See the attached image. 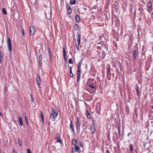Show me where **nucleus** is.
<instances>
[{"mask_svg":"<svg viewBox=\"0 0 153 153\" xmlns=\"http://www.w3.org/2000/svg\"><path fill=\"white\" fill-rule=\"evenodd\" d=\"M36 83L37 85L39 88H41V87L40 86L41 80L38 74H37L36 76Z\"/></svg>","mask_w":153,"mask_h":153,"instance_id":"8","label":"nucleus"},{"mask_svg":"<svg viewBox=\"0 0 153 153\" xmlns=\"http://www.w3.org/2000/svg\"><path fill=\"white\" fill-rule=\"evenodd\" d=\"M3 56V54L1 53V52L0 53V58H2Z\"/></svg>","mask_w":153,"mask_h":153,"instance_id":"45","label":"nucleus"},{"mask_svg":"<svg viewBox=\"0 0 153 153\" xmlns=\"http://www.w3.org/2000/svg\"><path fill=\"white\" fill-rule=\"evenodd\" d=\"M87 117L88 119H90L91 117H90V115H87Z\"/></svg>","mask_w":153,"mask_h":153,"instance_id":"48","label":"nucleus"},{"mask_svg":"<svg viewBox=\"0 0 153 153\" xmlns=\"http://www.w3.org/2000/svg\"><path fill=\"white\" fill-rule=\"evenodd\" d=\"M22 36H23L25 35L24 30L23 29H22Z\"/></svg>","mask_w":153,"mask_h":153,"instance_id":"41","label":"nucleus"},{"mask_svg":"<svg viewBox=\"0 0 153 153\" xmlns=\"http://www.w3.org/2000/svg\"><path fill=\"white\" fill-rule=\"evenodd\" d=\"M97 43L98 45H100L101 44H102L103 43V41H100V40H98L97 41Z\"/></svg>","mask_w":153,"mask_h":153,"instance_id":"34","label":"nucleus"},{"mask_svg":"<svg viewBox=\"0 0 153 153\" xmlns=\"http://www.w3.org/2000/svg\"><path fill=\"white\" fill-rule=\"evenodd\" d=\"M39 66H41L42 65V54H41L39 56Z\"/></svg>","mask_w":153,"mask_h":153,"instance_id":"11","label":"nucleus"},{"mask_svg":"<svg viewBox=\"0 0 153 153\" xmlns=\"http://www.w3.org/2000/svg\"><path fill=\"white\" fill-rule=\"evenodd\" d=\"M130 134H131V133H129L128 134V136H129V135Z\"/></svg>","mask_w":153,"mask_h":153,"instance_id":"64","label":"nucleus"},{"mask_svg":"<svg viewBox=\"0 0 153 153\" xmlns=\"http://www.w3.org/2000/svg\"><path fill=\"white\" fill-rule=\"evenodd\" d=\"M2 10L3 13L4 14H7V12H6V10L4 8H3Z\"/></svg>","mask_w":153,"mask_h":153,"instance_id":"35","label":"nucleus"},{"mask_svg":"<svg viewBox=\"0 0 153 153\" xmlns=\"http://www.w3.org/2000/svg\"><path fill=\"white\" fill-rule=\"evenodd\" d=\"M13 153H15V150H13Z\"/></svg>","mask_w":153,"mask_h":153,"instance_id":"61","label":"nucleus"},{"mask_svg":"<svg viewBox=\"0 0 153 153\" xmlns=\"http://www.w3.org/2000/svg\"><path fill=\"white\" fill-rule=\"evenodd\" d=\"M83 144H84L82 142H80V146L82 147H83Z\"/></svg>","mask_w":153,"mask_h":153,"instance_id":"44","label":"nucleus"},{"mask_svg":"<svg viewBox=\"0 0 153 153\" xmlns=\"http://www.w3.org/2000/svg\"><path fill=\"white\" fill-rule=\"evenodd\" d=\"M92 81L94 82H94H91L90 84L88 85V86L89 88H91V90L93 91H95L96 89V81H94V80H92Z\"/></svg>","mask_w":153,"mask_h":153,"instance_id":"3","label":"nucleus"},{"mask_svg":"<svg viewBox=\"0 0 153 153\" xmlns=\"http://www.w3.org/2000/svg\"><path fill=\"white\" fill-rule=\"evenodd\" d=\"M77 36H76V38H77V41L79 43V44H80L81 42V39H80V37L79 34L78 32H77Z\"/></svg>","mask_w":153,"mask_h":153,"instance_id":"14","label":"nucleus"},{"mask_svg":"<svg viewBox=\"0 0 153 153\" xmlns=\"http://www.w3.org/2000/svg\"><path fill=\"white\" fill-rule=\"evenodd\" d=\"M86 113L87 115H90V114L89 112H88V111L87 110H86Z\"/></svg>","mask_w":153,"mask_h":153,"instance_id":"42","label":"nucleus"},{"mask_svg":"<svg viewBox=\"0 0 153 153\" xmlns=\"http://www.w3.org/2000/svg\"><path fill=\"white\" fill-rule=\"evenodd\" d=\"M56 140H57V142H59L61 143H62V141L61 140L60 138L59 137H57L56 138Z\"/></svg>","mask_w":153,"mask_h":153,"instance_id":"24","label":"nucleus"},{"mask_svg":"<svg viewBox=\"0 0 153 153\" xmlns=\"http://www.w3.org/2000/svg\"><path fill=\"white\" fill-rule=\"evenodd\" d=\"M18 143L19 146H21L22 144V141L19 138H18Z\"/></svg>","mask_w":153,"mask_h":153,"instance_id":"25","label":"nucleus"},{"mask_svg":"<svg viewBox=\"0 0 153 153\" xmlns=\"http://www.w3.org/2000/svg\"><path fill=\"white\" fill-rule=\"evenodd\" d=\"M63 56H67L66 53V51H65V48L64 47L63 48Z\"/></svg>","mask_w":153,"mask_h":153,"instance_id":"32","label":"nucleus"},{"mask_svg":"<svg viewBox=\"0 0 153 153\" xmlns=\"http://www.w3.org/2000/svg\"><path fill=\"white\" fill-rule=\"evenodd\" d=\"M27 153H31L30 150L29 149H27Z\"/></svg>","mask_w":153,"mask_h":153,"instance_id":"43","label":"nucleus"},{"mask_svg":"<svg viewBox=\"0 0 153 153\" xmlns=\"http://www.w3.org/2000/svg\"><path fill=\"white\" fill-rule=\"evenodd\" d=\"M51 49L50 48H49V49H48L49 52V51H51Z\"/></svg>","mask_w":153,"mask_h":153,"instance_id":"60","label":"nucleus"},{"mask_svg":"<svg viewBox=\"0 0 153 153\" xmlns=\"http://www.w3.org/2000/svg\"><path fill=\"white\" fill-rule=\"evenodd\" d=\"M68 62L70 64H72L73 63V62L72 61V59L71 58L69 59L68 61Z\"/></svg>","mask_w":153,"mask_h":153,"instance_id":"37","label":"nucleus"},{"mask_svg":"<svg viewBox=\"0 0 153 153\" xmlns=\"http://www.w3.org/2000/svg\"><path fill=\"white\" fill-rule=\"evenodd\" d=\"M52 51H49V56H50V60H51V54H52Z\"/></svg>","mask_w":153,"mask_h":153,"instance_id":"38","label":"nucleus"},{"mask_svg":"<svg viewBox=\"0 0 153 153\" xmlns=\"http://www.w3.org/2000/svg\"><path fill=\"white\" fill-rule=\"evenodd\" d=\"M77 121L76 124V127L77 132L78 133L80 131V124L81 123V121H80V119L78 117L77 118Z\"/></svg>","mask_w":153,"mask_h":153,"instance_id":"2","label":"nucleus"},{"mask_svg":"<svg viewBox=\"0 0 153 153\" xmlns=\"http://www.w3.org/2000/svg\"><path fill=\"white\" fill-rule=\"evenodd\" d=\"M74 147H75V148H74V149H75V152H78L79 150V146H77V145H75L74 146Z\"/></svg>","mask_w":153,"mask_h":153,"instance_id":"20","label":"nucleus"},{"mask_svg":"<svg viewBox=\"0 0 153 153\" xmlns=\"http://www.w3.org/2000/svg\"><path fill=\"white\" fill-rule=\"evenodd\" d=\"M76 0H71L70 4L71 5H74L76 3Z\"/></svg>","mask_w":153,"mask_h":153,"instance_id":"23","label":"nucleus"},{"mask_svg":"<svg viewBox=\"0 0 153 153\" xmlns=\"http://www.w3.org/2000/svg\"><path fill=\"white\" fill-rule=\"evenodd\" d=\"M106 1H107L106 3L107 4H108L110 1V0H106Z\"/></svg>","mask_w":153,"mask_h":153,"instance_id":"50","label":"nucleus"},{"mask_svg":"<svg viewBox=\"0 0 153 153\" xmlns=\"http://www.w3.org/2000/svg\"><path fill=\"white\" fill-rule=\"evenodd\" d=\"M152 17L153 19V13H152Z\"/></svg>","mask_w":153,"mask_h":153,"instance_id":"59","label":"nucleus"},{"mask_svg":"<svg viewBox=\"0 0 153 153\" xmlns=\"http://www.w3.org/2000/svg\"><path fill=\"white\" fill-rule=\"evenodd\" d=\"M19 120L21 125V126H23V124L22 121V118L20 116L19 117Z\"/></svg>","mask_w":153,"mask_h":153,"instance_id":"22","label":"nucleus"},{"mask_svg":"<svg viewBox=\"0 0 153 153\" xmlns=\"http://www.w3.org/2000/svg\"><path fill=\"white\" fill-rule=\"evenodd\" d=\"M35 31V29L34 26H31L30 27V33L31 35H33L34 34Z\"/></svg>","mask_w":153,"mask_h":153,"instance_id":"10","label":"nucleus"},{"mask_svg":"<svg viewBox=\"0 0 153 153\" xmlns=\"http://www.w3.org/2000/svg\"><path fill=\"white\" fill-rule=\"evenodd\" d=\"M147 6V7L148 8V12L149 13H151L152 10V4L150 0L148 1Z\"/></svg>","mask_w":153,"mask_h":153,"instance_id":"6","label":"nucleus"},{"mask_svg":"<svg viewBox=\"0 0 153 153\" xmlns=\"http://www.w3.org/2000/svg\"><path fill=\"white\" fill-rule=\"evenodd\" d=\"M66 7L67 10L71 9V7L68 4H67L66 5Z\"/></svg>","mask_w":153,"mask_h":153,"instance_id":"31","label":"nucleus"},{"mask_svg":"<svg viewBox=\"0 0 153 153\" xmlns=\"http://www.w3.org/2000/svg\"><path fill=\"white\" fill-rule=\"evenodd\" d=\"M135 90L137 91V96H138L139 95V88L138 86H137L136 87Z\"/></svg>","mask_w":153,"mask_h":153,"instance_id":"28","label":"nucleus"},{"mask_svg":"<svg viewBox=\"0 0 153 153\" xmlns=\"http://www.w3.org/2000/svg\"><path fill=\"white\" fill-rule=\"evenodd\" d=\"M7 43L8 46V48L9 51H12L11 44L10 41V37H8L7 38Z\"/></svg>","mask_w":153,"mask_h":153,"instance_id":"4","label":"nucleus"},{"mask_svg":"<svg viewBox=\"0 0 153 153\" xmlns=\"http://www.w3.org/2000/svg\"><path fill=\"white\" fill-rule=\"evenodd\" d=\"M58 112L57 110L55 108H53L52 109L51 116L53 118H56L58 115Z\"/></svg>","mask_w":153,"mask_h":153,"instance_id":"5","label":"nucleus"},{"mask_svg":"<svg viewBox=\"0 0 153 153\" xmlns=\"http://www.w3.org/2000/svg\"><path fill=\"white\" fill-rule=\"evenodd\" d=\"M129 148L131 152H132L133 151V145L132 144H130L129 145Z\"/></svg>","mask_w":153,"mask_h":153,"instance_id":"16","label":"nucleus"},{"mask_svg":"<svg viewBox=\"0 0 153 153\" xmlns=\"http://www.w3.org/2000/svg\"><path fill=\"white\" fill-rule=\"evenodd\" d=\"M77 50L78 51H79V47H77Z\"/></svg>","mask_w":153,"mask_h":153,"instance_id":"56","label":"nucleus"},{"mask_svg":"<svg viewBox=\"0 0 153 153\" xmlns=\"http://www.w3.org/2000/svg\"><path fill=\"white\" fill-rule=\"evenodd\" d=\"M6 86H5V88H4V91H5V92H6V91H7V90H6Z\"/></svg>","mask_w":153,"mask_h":153,"instance_id":"54","label":"nucleus"},{"mask_svg":"<svg viewBox=\"0 0 153 153\" xmlns=\"http://www.w3.org/2000/svg\"><path fill=\"white\" fill-rule=\"evenodd\" d=\"M81 71H77V81L78 83L79 82L80 77Z\"/></svg>","mask_w":153,"mask_h":153,"instance_id":"13","label":"nucleus"},{"mask_svg":"<svg viewBox=\"0 0 153 153\" xmlns=\"http://www.w3.org/2000/svg\"><path fill=\"white\" fill-rule=\"evenodd\" d=\"M70 120L71 123L70 125V127L71 130V131L73 132V134H75V131L74 130V123L71 119H70Z\"/></svg>","mask_w":153,"mask_h":153,"instance_id":"9","label":"nucleus"},{"mask_svg":"<svg viewBox=\"0 0 153 153\" xmlns=\"http://www.w3.org/2000/svg\"><path fill=\"white\" fill-rule=\"evenodd\" d=\"M93 122V124L90 126V130L91 131V133L93 134L96 131L95 124L94 122V120H92Z\"/></svg>","mask_w":153,"mask_h":153,"instance_id":"7","label":"nucleus"},{"mask_svg":"<svg viewBox=\"0 0 153 153\" xmlns=\"http://www.w3.org/2000/svg\"><path fill=\"white\" fill-rule=\"evenodd\" d=\"M74 28L75 30H78V25L77 24H75L74 25Z\"/></svg>","mask_w":153,"mask_h":153,"instance_id":"29","label":"nucleus"},{"mask_svg":"<svg viewBox=\"0 0 153 153\" xmlns=\"http://www.w3.org/2000/svg\"><path fill=\"white\" fill-rule=\"evenodd\" d=\"M106 153H110V152L108 150H106Z\"/></svg>","mask_w":153,"mask_h":153,"instance_id":"52","label":"nucleus"},{"mask_svg":"<svg viewBox=\"0 0 153 153\" xmlns=\"http://www.w3.org/2000/svg\"><path fill=\"white\" fill-rule=\"evenodd\" d=\"M104 46L105 47V50H103L102 51L101 55H100L101 52L100 51H97V52L98 54V56L99 59L104 58L105 56V51H107L108 50V48L107 45H104Z\"/></svg>","mask_w":153,"mask_h":153,"instance_id":"1","label":"nucleus"},{"mask_svg":"<svg viewBox=\"0 0 153 153\" xmlns=\"http://www.w3.org/2000/svg\"><path fill=\"white\" fill-rule=\"evenodd\" d=\"M0 115L1 117H3V115L1 113V111H0Z\"/></svg>","mask_w":153,"mask_h":153,"instance_id":"53","label":"nucleus"},{"mask_svg":"<svg viewBox=\"0 0 153 153\" xmlns=\"http://www.w3.org/2000/svg\"><path fill=\"white\" fill-rule=\"evenodd\" d=\"M51 116H50V117H49V120H50V119H51Z\"/></svg>","mask_w":153,"mask_h":153,"instance_id":"63","label":"nucleus"},{"mask_svg":"<svg viewBox=\"0 0 153 153\" xmlns=\"http://www.w3.org/2000/svg\"><path fill=\"white\" fill-rule=\"evenodd\" d=\"M40 114H41V118L42 120V122L43 123H44V116H43V115L42 114V112L41 111Z\"/></svg>","mask_w":153,"mask_h":153,"instance_id":"33","label":"nucleus"},{"mask_svg":"<svg viewBox=\"0 0 153 153\" xmlns=\"http://www.w3.org/2000/svg\"><path fill=\"white\" fill-rule=\"evenodd\" d=\"M121 32L122 33H123V30H122V29H121Z\"/></svg>","mask_w":153,"mask_h":153,"instance_id":"58","label":"nucleus"},{"mask_svg":"<svg viewBox=\"0 0 153 153\" xmlns=\"http://www.w3.org/2000/svg\"><path fill=\"white\" fill-rule=\"evenodd\" d=\"M83 9H84L85 10H86L87 9V8H83Z\"/></svg>","mask_w":153,"mask_h":153,"instance_id":"62","label":"nucleus"},{"mask_svg":"<svg viewBox=\"0 0 153 153\" xmlns=\"http://www.w3.org/2000/svg\"><path fill=\"white\" fill-rule=\"evenodd\" d=\"M66 56H64V59H65V61H66Z\"/></svg>","mask_w":153,"mask_h":153,"instance_id":"55","label":"nucleus"},{"mask_svg":"<svg viewBox=\"0 0 153 153\" xmlns=\"http://www.w3.org/2000/svg\"><path fill=\"white\" fill-rule=\"evenodd\" d=\"M137 51L136 50H134L133 51V56L134 57V59H136V58H138V55L137 54Z\"/></svg>","mask_w":153,"mask_h":153,"instance_id":"15","label":"nucleus"},{"mask_svg":"<svg viewBox=\"0 0 153 153\" xmlns=\"http://www.w3.org/2000/svg\"><path fill=\"white\" fill-rule=\"evenodd\" d=\"M81 61L78 64H77V71H81Z\"/></svg>","mask_w":153,"mask_h":153,"instance_id":"18","label":"nucleus"},{"mask_svg":"<svg viewBox=\"0 0 153 153\" xmlns=\"http://www.w3.org/2000/svg\"><path fill=\"white\" fill-rule=\"evenodd\" d=\"M146 144H144V148L145 149H147L148 150V149H149V148H146Z\"/></svg>","mask_w":153,"mask_h":153,"instance_id":"46","label":"nucleus"},{"mask_svg":"<svg viewBox=\"0 0 153 153\" xmlns=\"http://www.w3.org/2000/svg\"><path fill=\"white\" fill-rule=\"evenodd\" d=\"M67 12L68 14L69 15L72 12V9L71 8V9L68 10H67Z\"/></svg>","mask_w":153,"mask_h":153,"instance_id":"36","label":"nucleus"},{"mask_svg":"<svg viewBox=\"0 0 153 153\" xmlns=\"http://www.w3.org/2000/svg\"><path fill=\"white\" fill-rule=\"evenodd\" d=\"M101 38H102V37H101L100 36H99V39L100 40V39H102Z\"/></svg>","mask_w":153,"mask_h":153,"instance_id":"57","label":"nucleus"},{"mask_svg":"<svg viewBox=\"0 0 153 153\" xmlns=\"http://www.w3.org/2000/svg\"><path fill=\"white\" fill-rule=\"evenodd\" d=\"M120 72L121 76L122 77H123L124 75V72H123V70L122 69V68L121 67H120Z\"/></svg>","mask_w":153,"mask_h":153,"instance_id":"27","label":"nucleus"},{"mask_svg":"<svg viewBox=\"0 0 153 153\" xmlns=\"http://www.w3.org/2000/svg\"><path fill=\"white\" fill-rule=\"evenodd\" d=\"M100 110H101V108H100V106H97V110H96L97 112L98 113H99Z\"/></svg>","mask_w":153,"mask_h":153,"instance_id":"26","label":"nucleus"},{"mask_svg":"<svg viewBox=\"0 0 153 153\" xmlns=\"http://www.w3.org/2000/svg\"><path fill=\"white\" fill-rule=\"evenodd\" d=\"M76 21L78 22H80V17L78 15H76Z\"/></svg>","mask_w":153,"mask_h":153,"instance_id":"17","label":"nucleus"},{"mask_svg":"<svg viewBox=\"0 0 153 153\" xmlns=\"http://www.w3.org/2000/svg\"><path fill=\"white\" fill-rule=\"evenodd\" d=\"M77 142V141L76 140V139H74L73 140L72 143L73 145L75 146L76 145V144Z\"/></svg>","mask_w":153,"mask_h":153,"instance_id":"30","label":"nucleus"},{"mask_svg":"<svg viewBox=\"0 0 153 153\" xmlns=\"http://www.w3.org/2000/svg\"><path fill=\"white\" fill-rule=\"evenodd\" d=\"M25 121L26 123L27 126H28V117L26 116L25 117Z\"/></svg>","mask_w":153,"mask_h":153,"instance_id":"21","label":"nucleus"},{"mask_svg":"<svg viewBox=\"0 0 153 153\" xmlns=\"http://www.w3.org/2000/svg\"><path fill=\"white\" fill-rule=\"evenodd\" d=\"M101 47L99 46L97 47V50H100L99 51H101Z\"/></svg>","mask_w":153,"mask_h":153,"instance_id":"40","label":"nucleus"},{"mask_svg":"<svg viewBox=\"0 0 153 153\" xmlns=\"http://www.w3.org/2000/svg\"><path fill=\"white\" fill-rule=\"evenodd\" d=\"M70 76L71 77H73L74 76V74L72 70V67H70Z\"/></svg>","mask_w":153,"mask_h":153,"instance_id":"19","label":"nucleus"},{"mask_svg":"<svg viewBox=\"0 0 153 153\" xmlns=\"http://www.w3.org/2000/svg\"><path fill=\"white\" fill-rule=\"evenodd\" d=\"M64 65H65V68L67 69V63H65Z\"/></svg>","mask_w":153,"mask_h":153,"instance_id":"47","label":"nucleus"},{"mask_svg":"<svg viewBox=\"0 0 153 153\" xmlns=\"http://www.w3.org/2000/svg\"><path fill=\"white\" fill-rule=\"evenodd\" d=\"M30 101L31 102H33L34 101V99L33 98L32 95H30Z\"/></svg>","mask_w":153,"mask_h":153,"instance_id":"39","label":"nucleus"},{"mask_svg":"<svg viewBox=\"0 0 153 153\" xmlns=\"http://www.w3.org/2000/svg\"><path fill=\"white\" fill-rule=\"evenodd\" d=\"M110 68L109 67H108L107 68V77L108 79H109L110 78L111 76V74L110 73Z\"/></svg>","mask_w":153,"mask_h":153,"instance_id":"12","label":"nucleus"},{"mask_svg":"<svg viewBox=\"0 0 153 153\" xmlns=\"http://www.w3.org/2000/svg\"><path fill=\"white\" fill-rule=\"evenodd\" d=\"M80 44H79V43H78V44L76 45V47L77 48V47H79V46L80 45Z\"/></svg>","mask_w":153,"mask_h":153,"instance_id":"51","label":"nucleus"},{"mask_svg":"<svg viewBox=\"0 0 153 153\" xmlns=\"http://www.w3.org/2000/svg\"><path fill=\"white\" fill-rule=\"evenodd\" d=\"M118 133L119 134H120V130L119 128H118Z\"/></svg>","mask_w":153,"mask_h":153,"instance_id":"49","label":"nucleus"}]
</instances>
